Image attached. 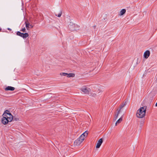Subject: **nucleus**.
Here are the masks:
<instances>
[{
	"label": "nucleus",
	"instance_id": "f257e3e1",
	"mask_svg": "<svg viewBox=\"0 0 157 157\" xmlns=\"http://www.w3.org/2000/svg\"><path fill=\"white\" fill-rule=\"evenodd\" d=\"M9 111L6 110L4 113L3 115V117L2 119V122L4 124H6L8 122H11L13 119V116Z\"/></svg>",
	"mask_w": 157,
	"mask_h": 157
},
{
	"label": "nucleus",
	"instance_id": "f03ea898",
	"mask_svg": "<svg viewBox=\"0 0 157 157\" xmlns=\"http://www.w3.org/2000/svg\"><path fill=\"white\" fill-rule=\"evenodd\" d=\"M147 109V107L144 106L141 107L137 111L136 117L139 118H142L145 115Z\"/></svg>",
	"mask_w": 157,
	"mask_h": 157
},
{
	"label": "nucleus",
	"instance_id": "7ed1b4c3",
	"mask_svg": "<svg viewBox=\"0 0 157 157\" xmlns=\"http://www.w3.org/2000/svg\"><path fill=\"white\" fill-rule=\"evenodd\" d=\"M126 104V102L124 103H123L120 105L119 108L117 109V112L115 113L114 118V121H116L117 119L118 116L120 113L121 109L123 108Z\"/></svg>",
	"mask_w": 157,
	"mask_h": 157
},
{
	"label": "nucleus",
	"instance_id": "20e7f679",
	"mask_svg": "<svg viewBox=\"0 0 157 157\" xmlns=\"http://www.w3.org/2000/svg\"><path fill=\"white\" fill-rule=\"evenodd\" d=\"M80 90L84 94H89L91 91L90 88L86 87H83L81 88Z\"/></svg>",
	"mask_w": 157,
	"mask_h": 157
},
{
	"label": "nucleus",
	"instance_id": "39448f33",
	"mask_svg": "<svg viewBox=\"0 0 157 157\" xmlns=\"http://www.w3.org/2000/svg\"><path fill=\"white\" fill-rule=\"evenodd\" d=\"M83 140V139H82L81 137H79L74 142V145L76 146H79Z\"/></svg>",
	"mask_w": 157,
	"mask_h": 157
},
{
	"label": "nucleus",
	"instance_id": "423d86ee",
	"mask_svg": "<svg viewBox=\"0 0 157 157\" xmlns=\"http://www.w3.org/2000/svg\"><path fill=\"white\" fill-rule=\"evenodd\" d=\"M25 26L28 30H29L30 29L33 28L34 26L31 24L28 20H26L25 21Z\"/></svg>",
	"mask_w": 157,
	"mask_h": 157
},
{
	"label": "nucleus",
	"instance_id": "0eeeda50",
	"mask_svg": "<svg viewBox=\"0 0 157 157\" xmlns=\"http://www.w3.org/2000/svg\"><path fill=\"white\" fill-rule=\"evenodd\" d=\"M60 75H61L66 76L68 77H74L75 76V74L73 73L68 74L66 73H60Z\"/></svg>",
	"mask_w": 157,
	"mask_h": 157
},
{
	"label": "nucleus",
	"instance_id": "6e6552de",
	"mask_svg": "<svg viewBox=\"0 0 157 157\" xmlns=\"http://www.w3.org/2000/svg\"><path fill=\"white\" fill-rule=\"evenodd\" d=\"M69 29L71 31H73L75 29V25L72 22H70L68 25Z\"/></svg>",
	"mask_w": 157,
	"mask_h": 157
},
{
	"label": "nucleus",
	"instance_id": "1a4fd4ad",
	"mask_svg": "<svg viewBox=\"0 0 157 157\" xmlns=\"http://www.w3.org/2000/svg\"><path fill=\"white\" fill-rule=\"evenodd\" d=\"M103 139L102 138H101L99 140L96 146V148H98L100 147L101 145L103 142Z\"/></svg>",
	"mask_w": 157,
	"mask_h": 157
},
{
	"label": "nucleus",
	"instance_id": "9d476101",
	"mask_svg": "<svg viewBox=\"0 0 157 157\" xmlns=\"http://www.w3.org/2000/svg\"><path fill=\"white\" fill-rule=\"evenodd\" d=\"M88 134L87 131H86L84 133H83L80 136V137L82 139H83L84 140L85 137H86Z\"/></svg>",
	"mask_w": 157,
	"mask_h": 157
},
{
	"label": "nucleus",
	"instance_id": "9b49d317",
	"mask_svg": "<svg viewBox=\"0 0 157 157\" xmlns=\"http://www.w3.org/2000/svg\"><path fill=\"white\" fill-rule=\"evenodd\" d=\"M15 88L14 87H12L11 86H8L7 87L5 88V90L6 91H13L15 90Z\"/></svg>",
	"mask_w": 157,
	"mask_h": 157
},
{
	"label": "nucleus",
	"instance_id": "f8f14e48",
	"mask_svg": "<svg viewBox=\"0 0 157 157\" xmlns=\"http://www.w3.org/2000/svg\"><path fill=\"white\" fill-rule=\"evenodd\" d=\"M144 59L143 61L146 60V59H147V50L146 51L144 54Z\"/></svg>",
	"mask_w": 157,
	"mask_h": 157
},
{
	"label": "nucleus",
	"instance_id": "ddd939ff",
	"mask_svg": "<svg viewBox=\"0 0 157 157\" xmlns=\"http://www.w3.org/2000/svg\"><path fill=\"white\" fill-rule=\"evenodd\" d=\"M126 12V10L125 9H122L120 12L119 15L121 16L123 15Z\"/></svg>",
	"mask_w": 157,
	"mask_h": 157
},
{
	"label": "nucleus",
	"instance_id": "4468645a",
	"mask_svg": "<svg viewBox=\"0 0 157 157\" xmlns=\"http://www.w3.org/2000/svg\"><path fill=\"white\" fill-rule=\"evenodd\" d=\"M122 121V117H121L116 122V126L117 124H119Z\"/></svg>",
	"mask_w": 157,
	"mask_h": 157
},
{
	"label": "nucleus",
	"instance_id": "2eb2a0df",
	"mask_svg": "<svg viewBox=\"0 0 157 157\" xmlns=\"http://www.w3.org/2000/svg\"><path fill=\"white\" fill-rule=\"evenodd\" d=\"M29 36V35L28 33H23L22 37L23 38H25L28 37Z\"/></svg>",
	"mask_w": 157,
	"mask_h": 157
},
{
	"label": "nucleus",
	"instance_id": "dca6fc26",
	"mask_svg": "<svg viewBox=\"0 0 157 157\" xmlns=\"http://www.w3.org/2000/svg\"><path fill=\"white\" fill-rule=\"evenodd\" d=\"M23 33H21L20 32L18 31L17 32L16 34L17 35L20 36L22 37Z\"/></svg>",
	"mask_w": 157,
	"mask_h": 157
},
{
	"label": "nucleus",
	"instance_id": "f3484780",
	"mask_svg": "<svg viewBox=\"0 0 157 157\" xmlns=\"http://www.w3.org/2000/svg\"><path fill=\"white\" fill-rule=\"evenodd\" d=\"M21 31L23 32V33H26V29L25 28H22L21 30Z\"/></svg>",
	"mask_w": 157,
	"mask_h": 157
},
{
	"label": "nucleus",
	"instance_id": "a211bd4d",
	"mask_svg": "<svg viewBox=\"0 0 157 157\" xmlns=\"http://www.w3.org/2000/svg\"><path fill=\"white\" fill-rule=\"evenodd\" d=\"M62 14V12L60 11V12L57 15L56 14V16H57L58 17H61V15Z\"/></svg>",
	"mask_w": 157,
	"mask_h": 157
},
{
	"label": "nucleus",
	"instance_id": "6ab92c4d",
	"mask_svg": "<svg viewBox=\"0 0 157 157\" xmlns=\"http://www.w3.org/2000/svg\"><path fill=\"white\" fill-rule=\"evenodd\" d=\"M13 120H14L16 121H18L19 120V119L17 118H13Z\"/></svg>",
	"mask_w": 157,
	"mask_h": 157
},
{
	"label": "nucleus",
	"instance_id": "aec40b11",
	"mask_svg": "<svg viewBox=\"0 0 157 157\" xmlns=\"http://www.w3.org/2000/svg\"><path fill=\"white\" fill-rule=\"evenodd\" d=\"M150 55V52L148 50L147 51V56L148 57Z\"/></svg>",
	"mask_w": 157,
	"mask_h": 157
},
{
	"label": "nucleus",
	"instance_id": "412c9836",
	"mask_svg": "<svg viewBox=\"0 0 157 157\" xmlns=\"http://www.w3.org/2000/svg\"><path fill=\"white\" fill-rule=\"evenodd\" d=\"M96 95V94H94L92 95V96H95Z\"/></svg>",
	"mask_w": 157,
	"mask_h": 157
},
{
	"label": "nucleus",
	"instance_id": "4be33fe9",
	"mask_svg": "<svg viewBox=\"0 0 157 157\" xmlns=\"http://www.w3.org/2000/svg\"><path fill=\"white\" fill-rule=\"evenodd\" d=\"M155 106L157 107V102L155 104Z\"/></svg>",
	"mask_w": 157,
	"mask_h": 157
},
{
	"label": "nucleus",
	"instance_id": "5701e85b",
	"mask_svg": "<svg viewBox=\"0 0 157 157\" xmlns=\"http://www.w3.org/2000/svg\"><path fill=\"white\" fill-rule=\"evenodd\" d=\"M8 30H11V29H10V28H8Z\"/></svg>",
	"mask_w": 157,
	"mask_h": 157
},
{
	"label": "nucleus",
	"instance_id": "b1692460",
	"mask_svg": "<svg viewBox=\"0 0 157 157\" xmlns=\"http://www.w3.org/2000/svg\"><path fill=\"white\" fill-rule=\"evenodd\" d=\"M151 94H150L149 95V97L150 96H151Z\"/></svg>",
	"mask_w": 157,
	"mask_h": 157
},
{
	"label": "nucleus",
	"instance_id": "393cba45",
	"mask_svg": "<svg viewBox=\"0 0 157 157\" xmlns=\"http://www.w3.org/2000/svg\"><path fill=\"white\" fill-rule=\"evenodd\" d=\"M152 100V98H151V100Z\"/></svg>",
	"mask_w": 157,
	"mask_h": 157
},
{
	"label": "nucleus",
	"instance_id": "a878e982",
	"mask_svg": "<svg viewBox=\"0 0 157 157\" xmlns=\"http://www.w3.org/2000/svg\"><path fill=\"white\" fill-rule=\"evenodd\" d=\"M1 29L0 28V31L1 30Z\"/></svg>",
	"mask_w": 157,
	"mask_h": 157
}]
</instances>
